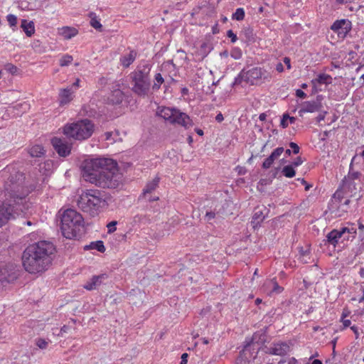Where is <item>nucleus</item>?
Here are the masks:
<instances>
[{"label":"nucleus","mask_w":364,"mask_h":364,"mask_svg":"<svg viewBox=\"0 0 364 364\" xmlns=\"http://www.w3.org/2000/svg\"><path fill=\"white\" fill-rule=\"evenodd\" d=\"M21 27L28 37L32 36L35 33V25L32 21H28L26 19H22Z\"/></svg>","instance_id":"obj_21"},{"label":"nucleus","mask_w":364,"mask_h":364,"mask_svg":"<svg viewBox=\"0 0 364 364\" xmlns=\"http://www.w3.org/2000/svg\"><path fill=\"white\" fill-rule=\"evenodd\" d=\"M284 151V149L283 147H277L271 153V155H272L275 159H277Z\"/></svg>","instance_id":"obj_45"},{"label":"nucleus","mask_w":364,"mask_h":364,"mask_svg":"<svg viewBox=\"0 0 364 364\" xmlns=\"http://www.w3.org/2000/svg\"><path fill=\"white\" fill-rule=\"evenodd\" d=\"M154 83L152 85V90L157 91L159 90L161 85L164 82V79L160 73H156L154 76Z\"/></svg>","instance_id":"obj_34"},{"label":"nucleus","mask_w":364,"mask_h":364,"mask_svg":"<svg viewBox=\"0 0 364 364\" xmlns=\"http://www.w3.org/2000/svg\"><path fill=\"white\" fill-rule=\"evenodd\" d=\"M276 159L274 158V156L272 155H269L264 161V162L262 163V168L264 169H268L273 164L274 161H275Z\"/></svg>","instance_id":"obj_39"},{"label":"nucleus","mask_w":364,"mask_h":364,"mask_svg":"<svg viewBox=\"0 0 364 364\" xmlns=\"http://www.w3.org/2000/svg\"><path fill=\"white\" fill-rule=\"evenodd\" d=\"M4 69L9 73L15 75L17 73L18 68L16 66L11 63H7L4 66Z\"/></svg>","instance_id":"obj_44"},{"label":"nucleus","mask_w":364,"mask_h":364,"mask_svg":"<svg viewBox=\"0 0 364 364\" xmlns=\"http://www.w3.org/2000/svg\"><path fill=\"white\" fill-rule=\"evenodd\" d=\"M150 70L149 65H145L130 73L132 90L135 94L139 96H145L148 94L151 86Z\"/></svg>","instance_id":"obj_6"},{"label":"nucleus","mask_w":364,"mask_h":364,"mask_svg":"<svg viewBox=\"0 0 364 364\" xmlns=\"http://www.w3.org/2000/svg\"><path fill=\"white\" fill-rule=\"evenodd\" d=\"M112 200L111 195L104 191L89 189L83 191L77 199V206L91 217L98 215L106 209Z\"/></svg>","instance_id":"obj_4"},{"label":"nucleus","mask_w":364,"mask_h":364,"mask_svg":"<svg viewBox=\"0 0 364 364\" xmlns=\"http://www.w3.org/2000/svg\"><path fill=\"white\" fill-rule=\"evenodd\" d=\"M85 250H96L98 252L103 253L105 252V247L104 242L102 240H97L95 242H90V245L85 247Z\"/></svg>","instance_id":"obj_25"},{"label":"nucleus","mask_w":364,"mask_h":364,"mask_svg":"<svg viewBox=\"0 0 364 364\" xmlns=\"http://www.w3.org/2000/svg\"><path fill=\"white\" fill-rule=\"evenodd\" d=\"M326 242L336 247L339 243L341 244V229H333L326 235Z\"/></svg>","instance_id":"obj_17"},{"label":"nucleus","mask_w":364,"mask_h":364,"mask_svg":"<svg viewBox=\"0 0 364 364\" xmlns=\"http://www.w3.org/2000/svg\"><path fill=\"white\" fill-rule=\"evenodd\" d=\"M213 45L210 41H204L200 46V53L204 56H206L213 50Z\"/></svg>","instance_id":"obj_33"},{"label":"nucleus","mask_w":364,"mask_h":364,"mask_svg":"<svg viewBox=\"0 0 364 364\" xmlns=\"http://www.w3.org/2000/svg\"><path fill=\"white\" fill-rule=\"evenodd\" d=\"M28 153L31 157H41L44 155L45 150L42 146L35 145L28 150Z\"/></svg>","instance_id":"obj_26"},{"label":"nucleus","mask_w":364,"mask_h":364,"mask_svg":"<svg viewBox=\"0 0 364 364\" xmlns=\"http://www.w3.org/2000/svg\"><path fill=\"white\" fill-rule=\"evenodd\" d=\"M18 267L14 263H7L0 266V282L11 283L18 277Z\"/></svg>","instance_id":"obj_9"},{"label":"nucleus","mask_w":364,"mask_h":364,"mask_svg":"<svg viewBox=\"0 0 364 364\" xmlns=\"http://www.w3.org/2000/svg\"><path fill=\"white\" fill-rule=\"evenodd\" d=\"M343 186L348 188L351 193H355L356 191L358 190L356 187V183L355 181H343Z\"/></svg>","instance_id":"obj_37"},{"label":"nucleus","mask_w":364,"mask_h":364,"mask_svg":"<svg viewBox=\"0 0 364 364\" xmlns=\"http://www.w3.org/2000/svg\"><path fill=\"white\" fill-rule=\"evenodd\" d=\"M73 90L72 87L63 89L59 93V102L60 105L68 104L73 100Z\"/></svg>","instance_id":"obj_18"},{"label":"nucleus","mask_w":364,"mask_h":364,"mask_svg":"<svg viewBox=\"0 0 364 364\" xmlns=\"http://www.w3.org/2000/svg\"><path fill=\"white\" fill-rule=\"evenodd\" d=\"M6 19L11 27H16L17 24V17L14 14H9L6 16Z\"/></svg>","instance_id":"obj_42"},{"label":"nucleus","mask_w":364,"mask_h":364,"mask_svg":"<svg viewBox=\"0 0 364 364\" xmlns=\"http://www.w3.org/2000/svg\"><path fill=\"white\" fill-rule=\"evenodd\" d=\"M224 119V117H223V115L221 112H219L216 117H215V120L218 122H222Z\"/></svg>","instance_id":"obj_60"},{"label":"nucleus","mask_w":364,"mask_h":364,"mask_svg":"<svg viewBox=\"0 0 364 364\" xmlns=\"http://www.w3.org/2000/svg\"><path fill=\"white\" fill-rule=\"evenodd\" d=\"M282 173L287 178H293L296 175L294 167L291 164L284 166L282 169Z\"/></svg>","instance_id":"obj_31"},{"label":"nucleus","mask_w":364,"mask_h":364,"mask_svg":"<svg viewBox=\"0 0 364 364\" xmlns=\"http://www.w3.org/2000/svg\"><path fill=\"white\" fill-rule=\"evenodd\" d=\"M289 349V347L286 343H274L273 346L267 348L266 353L283 356L287 353Z\"/></svg>","instance_id":"obj_15"},{"label":"nucleus","mask_w":364,"mask_h":364,"mask_svg":"<svg viewBox=\"0 0 364 364\" xmlns=\"http://www.w3.org/2000/svg\"><path fill=\"white\" fill-rule=\"evenodd\" d=\"M341 232V244L346 246L347 242H352L357 235V230L355 228L351 227H342L340 228Z\"/></svg>","instance_id":"obj_14"},{"label":"nucleus","mask_w":364,"mask_h":364,"mask_svg":"<svg viewBox=\"0 0 364 364\" xmlns=\"http://www.w3.org/2000/svg\"><path fill=\"white\" fill-rule=\"evenodd\" d=\"M214 218H218V214H216L215 209L210 210H207L205 215V220L208 222H210L211 220Z\"/></svg>","instance_id":"obj_41"},{"label":"nucleus","mask_w":364,"mask_h":364,"mask_svg":"<svg viewBox=\"0 0 364 364\" xmlns=\"http://www.w3.org/2000/svg\"><path fill=\"white\" fill-rule=\"evenodd\" d=\"M288 364H297V360L294 358H291Z\"/></svg>","instance_id":"obj_64"},{"label":"nucleus","mask_w":364,"mask_h":364,"mask_svg":"<svg viewBox=\"0 0 364 364\" xmlns=\"http://www.w3.org/2000/svg\"><path fill=\"white\" fill-rule=\"evenodd\" d=\"M327 112L324 111L321 112L316 118L317 122H320L325 119Z\"/></svg>","instance_id":"obj_55"},{"label":"nucleus","mask_w":364,"mask_h":364,"mask_svg":"<svg viewBox=\"0 0 364 364\" xmlns=\"http://www.w3.org/2000/svg\"><path fill=\"white\" fill-rule=\"evenodd\" d=\"M188 355L186 353H184L181 355V360L180 364H187Z\"/></svg>","instance_id":"obj_56"},{"label":"nucleus","mask_w":364,"mask_h":364,"mask_svg":"<svg viewBox=\"0 0 364 364\" xmlns=\"http://www.w3.org/2000/svg\"><path fill=\"white\" fill-rule=\"evenodd\" d=\"M212 31L213 34H216L219 32V29L218 28V23H216L215 26L212 28Z\"/></svg>","instance_id":"obj_63"},{"label":"nucleus","mask_w":364,"mask_h":364,"mask_svg":"<svg viewBox=\"0 0 364 364\" xmlns=\"http://www.w3.org/2000/svg\"><path fill=\"white\" fill-rule=\"evenodd\" d=\"M332 77L331 75L325 73L319 74L315 80H312V82H317L319 84L328 85L331 83Z\"/></svg>","instance_id":"obj_30"},{"label":"nucleus","mask_w":364,"mask_h":364,"mask_svg":"<svg viewBox=\"0 0 364 364\" xmlns=\"http://www.w3.org/2000/svg\"><path fill=\"white\" fill-rule=\"evenodd\" d=\"M323 99L322 95H318L316 97V100L313 101H306L301 104V107L299 111V114L300 117L303 115V113L305 112H321L323 107L321 100Z\"/></svg>","instance_id":"obj_11"},{"label":"nucleus","mask_w":364,"mask_h":364,"mask_svg":"<svg viewBox=\"0 0 364 364\" xmlns=\"http://www.w3.org/2000/svg\"><path fill=\"white\" fill-rule=\"evenodd\" d=\"M354 158L352 159L351 163L350 164L349 167V171L348 173L345 178H343V181H355L356 179H358L360 176H361V173L359 171H355L353 169V161Z\"/></svg>","instance_id":"obj_24"},{"label":"nucleus","mask_w":364,"mask_h":364,"mask_svg":"<svg viewBox=\"0 0 364 364\" xmlns=\"http://www.w3.org/2000/svg\"><path fill=\"white\" fill-rule=\"evenodd\" d=\"M245 12L243 8H237L232 15V19L242 21L245 18Z\"/></svg>","instance_id":"obj_35"},{"label":"nucleus","mask_w":364,"mask_h":364,"mask_svg":"<svg viewBox=\"0 0 364 364\" xmlns=\"http://www.w3.org/2000/svg\"><path fill=\"white\" fill-rule=\"evenodd\" d=\"M247 77L246 70L245 69L242 70L237 76L235 77V80L232 83V87H234L237 85H240L242 81L246 82Z\"/></svg>","instance_id":"obj_32"},{"label":"nucleus","mask_w":364,"mask_h":364,"mask_svg":"<svg viewBox=\"0 0 364 364\" xmlns=\"http://www.w3.org/2000/svg\"><path fill=\"white\" fill-rule=\"evenodd\" d=\"M289 147L291 149V151L294 154H297L299 153V150H300V148L299 146H298L297 144H296L295 142H290L289 143Z\"/></svg>","instance_id":"obj_49"},{"label":"nucleus","mask_w":364,"mask_h":364,"mask_svg":"<svg viewBox=\"0 0 364 364\" xmlns=\"http://www.w3.org/2000/svg\"><path fill=\"white\" fill-rule=\"evenodd\" d=\"M284 63L286 64L287 69L291 68V60L289 58L285 57L284 58Z\"/></svg>","instance_id":"obj_59"},{"label":"nucleus","mask_w":364,"mask_h":364,"mask_svg":"<svg viewBox=\"0 0 364 364\" xmlns=\"http://www.w3.org/2000/svg\"><path fill=\"white\" fill-rule=\"evenodd\" d=\"M36 345L41 349H46L48 343L45 339L38 338L36 339Z\"/></svg>","instance_id":"obj_43"},{"label":"nucleus","mask_w":364,"mask_h":364,"mask_svg":"<svg viewBox=\"0 0 364 364\" xmlns=\"http://www.w3.org/2000/svg\"><path fill=\"white\" fill-rule=\"evenodd\" d=\"M136 56V52L131 50L127 55L120 58V62L124 68H128L134 61Z\"/></svg>","instance_id":"obj_23"},{"label":"nucleus","mask_w":364,"mask_h":364,"mask_svg":"<svg viewBox=\"0 0 364 364\" xmlns=\"http://www.w3.org/2000/svg\"><path fill=\"white\" fill-rule=\"evenodd\" d=\"M60 229L68 239L77 240L84 231V219L80 213L73 209L65 210L61 217Z\"/></svg>","instance_id":"obj_5"},{"label":"nucleus","mask_w":364,"mask_h":364,"mask_svg":"<svg viewBox=\"0 0 364 364\" xmlns=\"http://www.w3.org/2000/svg\"><path fill=\"white\" fill-rule=\"evenodd\" d=\"M267 210L265 207H257L254 210L252 216V223L254 224V227L259 225L265 218L264 211Z\"/></svg>","instance_id":"obj_19"},{"label":"nucleus","mask_w":364,"mask_h":364,"mask_svg":"<svg viewBox=\"0 0 364 364\" xmlns=\"http://www.w3.org/2000/svg\"><path fill=\"white\" fill-rule=\"evenodd\" d=\"M124 98V92L119 89H117L112 92V94L109 97V100L114 105H119L122 102Z\"/></svg>","instance_id":"obj_22"},{"label":"nucleus","mask_w":364,"mask_h":364,"mask_svg":"<svg viewBox=\"0 0 364 364\" xmlns=\"http://www.w3.org/2000/svg\"><path fill=\"white\" fill-rule=\"evenodd\" d=\"M276 70L279 73H282L284 71V65L282 63H278L276 65Z\"/></svg>","instance_id":"obj_57"},{"label":"nucleus","mask_w":364,"mask_h":364,"mask_svg":"<svg viewBox=\"0 0 364 364\" xmlns=\"http://www.w3.org/2000/svg\"><path fill=\"white\" fill-rule=\"evenodd\" d=\"M282 290H283V288L282 287H280L276 281H274L273 282L272 291L275 292L277 294H279V293H281L282 291Z\"/></svg>","instance_id":"obj_50"},{"label":"nucleus","mask_w":364,"mask_h":364,"mask_svg":"<svg viewBox=\"0 0 364 364\" xmlns=\"http://www.w3.org/2000/svg\"><path fill=\"white\" fill-rule=\"evenodd\" d=\"M24 174L18 171L11 173L5 182L4 188L8 198L7 201L0 205V227L28 208L26 198L30 190L24 186Z\"/></svg>","instance_id":"obj_1"},{"label":"nucleus","mask_w":364,"mask_h":364,"mask_svg":"<svg viewBox=\"0 0 364 364\" xmlns=\"http://www.w3.org/2000/svg\"><path fill=\"white\" fill-rule=\"evenodd\" d=\"M108 276L106 274H101L100 275L93 276L90 281L84 285V288L87 290H93L100 286L102 282L107 279Z\"/></svg>","instance_id":"obj_16"},{"label":"nucleus","mask_w":364,"mask_h":364,"mask_svg":"<svg viewBox=\"0 0 364 364\" xmlns=\"http://www.w3.org/2000/svg\"><path fill=\"white\" fill-rule=\"evenodd\" d=\"M228 204L226 201L215 205V209L216 211V214H218V219L223 218L225 215H228V213L226 211V208L228 207Z\"/></svg>","instance_id":"obj_27"},{"label":"nucleus","mask_w":364,"mask_h":364,"mask_svg":"<svg viewBox=\"0 0 364 364\" xmlns=\"http://www.w3.org/2000/svg\"><path fill=\"white\" fill-rule=\"evenodd\" d=\"M73 60V58L72 55H65L60 60V65L61 67L68 66L69 64L71 63Z\"/></svg>","instance_id":"obj_40"},{"label":"nucleus","mask_w":364,"mask_h":364,"mask_svg":"<svg viewBox=\"0 0 364 364\" xmlns=\"http://www.w3.org/2000/svg\"><path fill=\"white\" fill-rule=\"evenodd\" d=\"M55 247L50 242L41 240L28 245L23 252L22 264L31 274L43 272L51 264Z\"/></svg>","instance_id":"obj_3"},{"label":"nucleus","mask_w":364,"mask_h":364,"mask_svg":"<svg viewBox=\"0 0 364 364\" xmlns=\"http://www.w3.org/2000/svg\"><path fill=\"white\" fill-rule=\"evenodd\" d=\"M63 34L65 38L70 39L77 34V30L73 28L64 27Z\"/></svg>","instance_id":"obj_36"},{"label":"nucleus","mask_w":364,"mask_h":364,"mask_svg":"<svg viewBox=\"0 0 364 364\" xmlns=\"http://www.w3.org/2000/svg\"><path fill=\"white\" fill-rule=\"evenodd\" d=\"M288 117H289V114L287 113H285L283 114V116L281 119V122H280V126L282 128H287L288 127V125H289V123L287 122Z\"/></svg>","instance_id":"obj_46"},{"label":"nucleus","mask_w":364,"mask_h":364,"mask_svg":"<svg viewBox=\"0 0 364 364\" xmlns=\"http://www.w3.org/2000/svg\"><path fill=\"white\" fill-rule=\"evenodd\" d=\"M95 125L91 120L85 119L64 127V134L77 140H85L90 137Z\"/></svg>","instance_id":"obj_8"},{"label":"nucleus","mask_w":364,"mask_h":364,"mask_svg":"<svg viewBox=\"0 0 364 364\" xmlns=\"http://www.w3.org/2000/svg\"><path fill=\"white\" fill-rule=\"evenodd\" d=\"M241 35L242 36V41L247 45L255 41V35L253 32V29L250 26L244 28Z\"/></svg>","instance_id":"obj_20"},{"label":"nucleus","mask_w":364,"mask_h":364,"mask_svg":"<svg viewBox=\"0 0 364 364\" xmlns=\"http://www.w3.org/2000/svg\"><path fill=\"white\" fill-rule=\"evenodd\" d=\"M347 315L344 313H343L342 314V318H341V321L343 322V326L344 328H347L348 326H350V323H351V321L348 319H344V318Z\"/></svg>","instance_id":"obj_52"},{"label":"nucleus","mask_w":364,"mask_h":364,"mask_svg":"<svg viewBox=\"0 0 364 364\" xmlns=\"http://www.w3.org/2000/svg\"><path fill=\"white\" fill-rule=\"evenodd\" d=\"M300 257H304V256L307 255L309 254V251L304 250L302 248L299 251Z\"/></svg>","instance_id":"obj_62"},{"label":"nucleus","mask_w":364,"mask_h":364,"mask_svg":"<svg viewBox=\"0 0 364 364\" xmlns=\"http://www.w3.org/2000/svg\"><path fill=\"white\" fill-rule=\"evenodd\" d=\"M51 144L59 156L65 157L70 154L71 146L65 139L53 137L51 139Z\"/></svg>","instance_id":"obj_12"},{"label":"nucleus","mask_w":364,"mask_h":364,"mask_svg":"<svg viewBox=\"0 0 364 364\" xmlns=\"http://www.w3.org/2000/svg\"><path fill=\"white\" fill-rule=\"evenodd\" d=\"M296 96L301 99H304L306 97L307 95L303 90H301L300 89H297L296 90Z\"/></svg>","instance_id":"obj_53"},{"label":"nucleus","mask_w":364,"mask_h":364,"mask_svg":"<svg viewBox=\"0 0 364 364\" xmlns=\"http://www.w3.org/2000/svg\"><path fill=\"white\" fill-rule=\"evenodd\" d=\"M156 114L171 124L180 125L186 129L193 125V120L187 114L175 107H158Z\"/></svg>","instance_id":"obj_7"},{"label":"nucleus","mask_w":364,"mask_h":364,"mask_svg":"<svg viewBox=\"0 0 364 364\" xmlns=\"http://www.w3.org/2000/svg\"><path fill=\"white\" fill-rule=\"evenodd\" d=\"M266 70L261 68L254 67L246 71L247 79L246 82L254 85L255 81L259 79H266L267 77L265 75Z\"/></svg>","instance_id":"obj_13"},{"label":"nucleus","mask_w":364,"mask_h":364,"mask_svg":"<svg viewBox=\"0 0 364 364\" xmlns=\"http://www.w3.org/2000/svg\"><path fill=\"white\" fill-rule=\"evenodd\" d=\"M352 28L351 21L348 19H341L336 21L331 26V29L336 33L340 38H345Z\"/></svg>","instance_id":"obj_10"},{"label":"nucleus","mask_w":364,"mask_h":364,"mask_svg":"<svg viewBox=\"0 0 364 364\" xmlns=\"http://www.w3.org/2000/svg\"><path fill=\"white\" fill-rule=\"evenodd\" d=\"M227 36L230 38L232 43H235L237 41V35L232 31V30H228L227 31Z\"/></svg>","instance_id":"obj_47"},{"label":"nucleus","mask_w":364,"mask_h":364,"mask_svg":"<svg viewBox=\"0 0 364 364\" xmlns=\"http://www.w3.org/2000/svg\"><path fill=\"white\" fill-rule=\"evenodd\" d=\"M237 169H238V173H239L240 175H243V174H245V172H246L245 168H242V167H240V166H237Z\"/></svg>","instance_id":"obj_61"},{"label":"nucleus","mask_w":364,"mask_h":364,"mask_svg":"<svg viewBox=\"0 0 364 364\" xmlns=\"http://www.w3.org/2000/svg\"><path fill=\"white\" fill-rule=\"evenodd\" d=\"M242 52L241 49L238 47L233 48L230 51V56L235 59L238 60L242 58Z\"/></svg>","instance_id":"obj_38"},{"label":"nucleus","mask_w":364,"mask_h":364,"mask_svg":"<svg viewBox=\"0 0 364 364\" xmlns=\"http://www.w3.org/2000/svg\"><path fill=\"white\" fill-rule=\"evenodd\" d=\"M304 162V160L302 159V158L301 156H298L296 158V159L292 162L291 165L294 166V167H297L299 166H300L301 164H302V163Z\"/></svg>","instance_id":"obj_51"},{"label":"nucleus","mask_w":364,"mask_h":364,"mask_svg":"<svg viewBox=\"0 0 364 364\" xmlns=\"http://www.w3.org/2000/svg\"><path fill=\"white\" fill-rule=\"evenodd\" d=\"M89 17L90 18V25L97 31H102V25L100 22V20L97 19V15L94 12H90L89 14Z\"/></svg>","instance_id":"obj_29"},{"label":"nucleus","mask_w":364,"mask_h":364,"mask_svg":"<svg viewBox=\"0 0 364 364\" xmlns=\"http://www.w3.org/2000/svg\"><path fill=\"white\" fill-rule=\"evenodd\" d=\"M159 177H155L152 181L148 182L144 188V193H151L154 191L159 185Z\"/></svg>","instance_id":"obj_28"},{"label":"nucleus","mask_w":364,"mask_h":364,"mask_svg":"<svg viewBox=\"0 0 364 364\" xmlns=\"http://www.w3.org/2000/svg\"><path fill=\"white\" fill-rule=\"evenodd\" d=\"M117 224V221H111L107 224L108 233H112L116 230Z\"/></svg>","instance_id":"obj_48"},{"label":"nucleus","mask_w":364,"mask_h":364,"mask_svg":"<svg viewBox=\"0 0 364 364\" xmlns=\"http://www.w3.org/2000/svg\"><path fill=\"white\" fill-rule=\"evenodd\" d=\"M112 134H113V132H105L104 134L105 139L107 141H111L112 142H114L115 140L112 138Z\"/></svg>","instance_id":"obj_54"},{"label":"nucleus","mask_w":364,"mask_h":364,"mask_svg":"<svg viewBox=\"0 0 364 364\" xmlns=\"http://www.w3.org/2000/svg\"><path fill=\"white\" fill-rule=\"evenodd\" d=\"M82 177L87 181L102 188H116L122 183L117 163L109 158L85 161L82 166Z\"/></svg>","instance_id":"obj_2"},{"label":"nucleus","mask_w":364,"mask_h":364,"mask_svg":"<svg viewBox=\"0 0 364 364\" xmlns=\"http://www.w3.org/2000/svg\"><path fill=\"white\" fill-rule=\"evenodd\" d=\"M352 0H336V4L338 5L346 4L350 3Z\"/></svg>","instance_id":"obj_58"}]
</instances>
